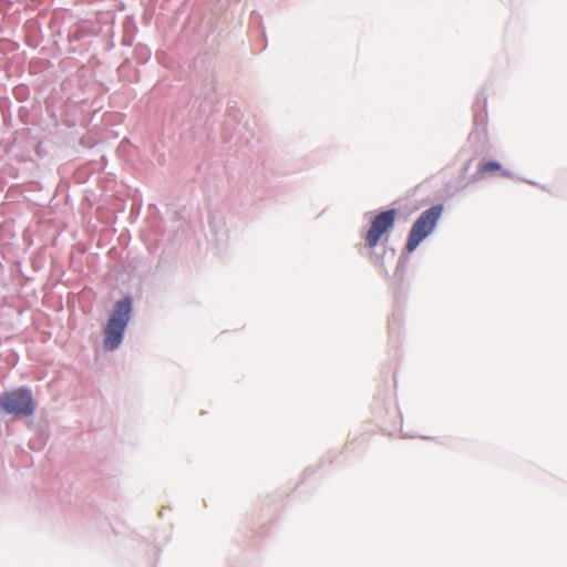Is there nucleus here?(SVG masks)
<instances>
[{
    "mask_svg": "<svg viewBox=\"0 0 567 567\" xmlns=\"http://www.w3.org/2000/svg\"><path fill=\"white\" fill-rule=\"evenodd\" d=\"M131 311L132 299L130 297H125L115 303L112 316L104 329V348L106 350L112 351L121 344Z\"/></svg>",
    "mask_w": 567,
    "mask_h": 567,
    "instance_id": "obj_1",
    "label": "nucleus"
},
{
    "mask_svg": "<svg viewBox=\"0 0 567 567\" xmlns=\"http://www.w3.org/2000/svg\"><path fill=\"white\" fill-rule=\"evenodd\" d=\"M443 205H435L424 210L414 221L406 241V250L412 252L436 227L443 213Z\"/></svg>",
    "mask_w": 567,
    "mask_h": 567,
    "instance_id": "obj_2",
    "label": "nucleus"
},
{
    "mask_svg": "<svg viewBox=\"0 0 567 567\" xmlns=\"http://www.w3.org/2000/svg\"><path fill=\"white\" fill-rule=\"evenodd\" d=\"M1 408L12 414L30 415L34 410L31 394L27 390H14L0 398Z\"/></svg>",
    "mask_w": 567,
    "mask_h": 567,
    "instance_id": "obj_3",
    "label": "nucleus"
},
{
    "mask_svg": "<svg viewBox=\"0 0 567 567\" xmlns=\"http://www.w3.org/2000/svg\"><path fill=\"white\" fill-rule=\"evenodd\" d=\"M395 218L396 210L389 209L380 213L372 219L365 234V241L369 248H374L381 240L382 236L393 228Z\"/></svg>",
    "mask_w": 567,
    "mask_h": 567,
    "instance_id": "obj_4",
    "label": "nucleus"
},
{
    "mask_svg": "<svg viewBox=\"0 0 567 567\" xmlns=\"http://www.w3.org/2000/svg\"><path fill=\"white\" fill-rule=\"evenodd\" d=\"M502 168L501 164L497 162H484L480 165L477 172H476V178L481 179L486 174H493Z\"/></svg>",
    "mask_w": 567,
    "mask_h": 567,
    "instance_id": "obj_5",
    "label": "nucleus"
}]
</instances>
